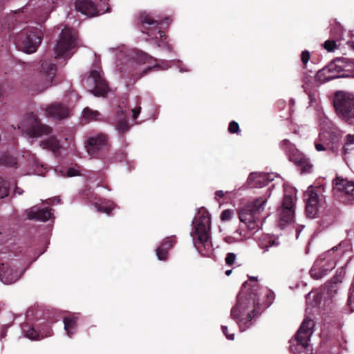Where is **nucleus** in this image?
<instances>
[{
    "mask_svg": "<svg viewBox=\"0 0 354 354\" xmlns=\"http://www.w3.org/2000/svg\"><path fill=\"white\" fill-rule=\"evenodd\" d=\"M257 278L250 277L245 281L237 296V303L231 310V317L235 319L241 332H244L254 323L265 309L274 301V293L260 287Z\"/></svg>",
    "mask_w": 354,
    "mask_h": 354,
    "instance_id": "f257e3e1",
    "label": "nucleus"
},
{
    "mask_svg": "<svg viewBox=\"0 0 354 354\" xmlns=\"http://www.w3.org/2000/svg\"><path fill=\"white\" fill-rule=\"evenodd\" d=\"M210 223L209 212L202 207L198 209L192 221V230L190 232L194 247L205 257H209L212 250L210 241Z\"/></svg>",
    "mask_w": 354,
    "mask_h": 354,
    "instance_id": "f03ea898",
    "label": "nucleus"
},
{
    "mask_svg": "<svg viewBox=\"0 0 354 354\" xmlns=\"http://www.w3.org/2000/svg\"><path fill=\"white\" fill-rule=\"evenodd\" d=\"M270 195L271 190L268 188L265 195L248 202L239 212L240 221L254 233L257 232L263 225L261 214L264 210L266 203Z\"/></svg>",
    "mask_w": 354,
    "mask_h": 354,
    "instance_id": "7ed1b4c3",
    "label": "nucleus"
},
{
    "mask_svg": "<svg viewBox=\"0 0 354 354\" xmlns=\"http://www.w3.org/2000/svg\"><path fill=\"white\" fill-rule=\"evenodd\" d=\"M56 71L55 64L44 61L34 73L27 74L23 78L22 84L33 91L41 92L51 86Z\"/></svg>",
    "mask_w": 354,
    "mask_h": 354,
    "instance_id": "20e7f679",
    "label": "nucleus"
},
{
    "mask_svg": "<svg viewBox=\"0 0 354 354\" xmlns=\"http://www.w3.org/2000/svg\"><path fill=\"white\" fill-rule=\"evenodd\" d=\"M315 324L313 319L306 317L297 333L290 340V349L293 354H313V348L310 339L313 333Z\"/></svg>",
    "mask_w": 354,
    "mask_h": 354,
    "instance_id": "39448f33",
    "label": "nucleus"
},
{
    "mask_svg": "<svg viewBox=\"0 0 354 354\" xmlns=\"http://www.w3.org/2000/svg\"><path fill=\"white\" fill-rule=\"evenodd\" d=\"M77 40L78 35L75 30L67 27L62 29L54 48L55 58H70L73 54L72 50L77 46Z\"/></svg>",
    "mask_w": 354,
    "mask_h": 354,
    "instance_id": "423d86ee",
    "label": "nucleus"
},
{
    "mask_svg": "<svg viewBox=\"0 0 354 354\" xmlns=\"http://www.w3.org/2000/svg\"><path fill=\"white\" fill-rule=\"evenodd\" d=\"M337 250V246L333 247L319 256L310 270L312 278L314 279H322L335 267L337 255L335 254V251Z\"/></svg>",
    "mask_w": 354,
    "mask_h": 354,
    "instance_id": "0eeeda50",
    "label": "nucleus"
},
{
    "mask_svg": "<svg viewBox=\"0 0 354 354\" xmlns=\"http://www.w3.org/2000/svg\"><path fill=\"white\" fill-rule=\"evenodd\" d=\"M280 146L288 154L289 160L297 165L301 174H309L312 171L313 164L310 159L296 149L289 140H282Z\"/></svg>",
    "mask_w": 354,
    "mask_h": 354,
    "instance_id": "6e6552de",
    "label": "nucleus"
},
{
    "mask_svg": "<svg viewBox=\"0 0 354 354\" xmlns=\"http://www.w3.org/2000/svg\"><path fill=\"white\" fill-rule=\"evenodd\" d=\"M334 106L339 117L351 123L354 120V97L343 92H337L334 99Z\"/></svg>",
    "mask_w": 354,
    "mask_h": 354,
    "instance_id": "1a4fd4ad",
    "label": "nucleus"
},
{
    "mask_svg": "<svg viewBox=\"0 0 354 354\" xmlns=\"http://www.w3.org/2000/svg\"><path fill=\"white\" fill-rule=\"evenodd\" d=\"M17 39L24 52L32 53L37 50L41 42V32L35 28L24 29L18 35Z\"/></svg>",
    "mask_w": 354,
    "mask_h": 354,
    "instance_id": "9d476101",
    "label": "nucleus"
},
{
    "mask_svg": "<svg viewBox=\"0 0 354 354\" xmlns=\"http://www.w3.org/2000/svg\"><path fill=\"white\" fill-rule=\"evenodd\" d=\"M295 195V190L292 189L290 193L285 190L282 204L277 209L279 224L282 227L291 223L294 218L296 201Z\"/></svg>",
    "mask_w": 354,
    "mask_h": 354,
    "instance_id": "9b49d317",
    "label": "nucleus"
},
{
    "mask_svg": "<svg viewBox=\"0 0 354 354\" xmlns=\"http://www.w3.org/2000/svg\"><path fill=\"white\" fill-rule=\"evenodd\" d=\"M86 147L91 156L103 158L109 151L107 136L100 133L90 137L86 141Z\"/></svg>",
    "mask_w": 354,
    "mask_h": 354,
    "instance_id": "f8f14e48",
    "label": "nucleus"
},
{
    "mask_svg": "<svg viewBox=\"0 0 354 354\" xmlns=\"http://www.w3.org/2000/svg\"><path fill=\"white\" fill-rule=\"evenodd\" d=\"M139 21L142 24V32L147 33L149 37L162 39L165 36L163 30L158 29L160 25L163 24L162 20L154 19L150 15L143 12L139 17Z\"/></svg>",
    "mask_w": 354,
    "mask_h": 354,
    "instance_id": "ddd939ff",
    "label": "nucleus"
},
{
    "mask_svg": "<svg viewBox=\"0 0 354 354\" xmlns=\"http://www.w3.org/2000/svg\"><path fill=\"white\" fill-rule=\"evenodd\" d=\"M330 70H335L337 78L354 77V60L337 58L329 64Z\"/></svg>",
    "mask_w": 354,
    "mask_h": 354,
    "instance_id": "4468645a",
    "label": "nucleus"
},
{
    "mask_svg": "<svg viewBox=\"0 0 354 354\" xmlns=\"http://www.w3.org/2000/svg\"><path fill=\"white\" fill-rule=\"evenodd\" d=\"M87 81L94 84V87L91 90V93L95 96L104 97L109 91V84L99 71H91Z\"/></svg>",
    "mask_w": 354,
    "mask_h": 354,
    "instance_id": "2eb2a0df",
    "label": "nucleus"
},
{
    "mask_svg": "<svg viewBox=\"0 0 354 354\" xmlns=\"http://www.w3.org/2000/svg\"><path fill=\"white\" fill-rule=\"evenodd\" d=\"M333 183V190L340 196L345 197L346 202L354 200V181L337 177Z\"/></svg>",
    "mask_w": 354,
    "mask_h": 354,
    "instance_id": "dca6fc26",
    "label": "nucleus"
},
{
    "mask_svg": "<svg viewBox=\"0 0 354 354\" xmlns=\"http://www.w3.org/2000/svg\"><path fill=\"white\" fill-rule=\"evenodd\" d=\"M278 177L274 173L252 172L249 175L247 183L250 188H261Z\"/></svg>",
    "mask_w": 354,
    "mask_h": 354,
    "instance_id": "f3484780",
    "label": "nucleus"
},
{
    "mask_svg": "<svg viewBox=\"0 0 354 354\" xmlns=\"http://www.w3.org/2000/svg\"><path fill=\"white\" fill-rule=\"evenodd\" d=\"M22 272L15 266L8 263L0 265V279L5 284L16 282L21 276Z\"/></svg>",
    "mask_w": 354,
    "mask_h": 354,
    "instance_id": "a211bd4d",
    "label": "nucleus"
},
{
    "mask_svg": "<svg viewBox=\"0 0 354 354\" xmlns=\"http://www.w3.org/2000/svg\"><path fill=\"white\" fill-rule=\"evenodd\" d=\"M30 120L32 122L30 127L28 129V133L30 137H40L52 133V128L43 124L33 113L31 114Z\"/></svg>",
    "mask_w": 354,
    "mask_h": 354,
    "instance_id": "6ab92c4d",
    "label": "nucleus"
},
{
    "mask_svg": "<svg viewBox=\"0 0 354 354\" xmlns=\"http://www.w3.org/2000/svg\"><path fill=\"white\" fill-rule=\"evenodd\" d=\"M46 113L48 117L62 120L69 115V109L63 104L55 102L46 107Z\"/></svg>",
    "mask_w": 354,
    "mask_h": 354,
    "instance_id": "aec40b11",
    "label": "nucleus"
},
{
    "mask_svg": "<svg viewBox=\"0 0 354 354\" xmlns=\"http://www.w3.org/2000/svg\"><path fill=\"white\" fill-rule=\"evenodd\" d=\"M75 6L78 12L87 16L93 17L98 13L96 5L91 0H76Z\"/></svg>",
    "mask_w": 354,
    "mask_h": 354,
    "instance_id": "412c9836",
    "label": "nucleus"
},
{
    "mask_svg": "<svg viewBox=\"0 0 354 354\" xmlns=\"http://www.w3.org/2000/svg\"><path fill=\"white\" fill-rule=\"evenodd\" d=\"M51 210V209L48 207L36 209L35 207H33L26 211L27 218L43 222L47 221L52 216L53 213Z\"/></svg>",
    "mask_w": 354,
    "mask_h": 354,
    "instance_id": "4be33fe9",
    "label": "nucleus"
},
{
    "mask_svg": "<svg viewBox=\"0 0 354 354\" xmlns=\"http://www.w3.org/2000/svg\"><path fill=\"white\" fill-rule=\"evenodd\" d=\"M176 243V237L170 236L165 238L161 245L156 249V255L159 260L164 261L167 259L168 251Z\"/></svg>",
    "mask_w": 354,
    "mask_h": 354,
    "instance_id": "5701e85b",
    "label": "nucleus"
},
{
    "mask_svg": "<svg viewBox=\"0 0 354 354\" xmlns=\"http://www.w3.org/2000/svg\"><path fill=\"white\" fill-rule=\"evenodd\" d=\"M335 70H330L329 65L321 70H319L316 74L315 78L320 83H325L330 80L337 79V74H333Z\"/></svg>",
    "mask_w": 354,
    "mask_h": 354,
    "instance_id": "b1692460",
    "label": "nucleus"
},
{
    "mask_svg": "<svg viewBox=\"0 0 354 354\" xmlns=\"http://www.w3.org/2000/svg\"><path fill=\"white\" fill-rule=\"evenodd\" d=\"M39 145L43 149H48L53 153L58 152L61 148V144L55 136H50L41 141Z\"/></svg>",
    "mask_w": 354,
    "mask_h": 354,
    "instance_id": "393cba45",
    "label": "nucleus"
},
{
    "mask_svg": "<svg viewBox=\"0 0 354 354\" xmlns=\"http://www.w3.org/2000/svg\"><path fill=\"white\" fill-rule=\"evenodd\" d=\"M77 318L74 316H68L64 318V330L68 337H71L77 328Z\"/></svg>",
    "mask_w": 354,
    "mask_h": 354,
    "instance_id": "a878e982",
    "label": "nucleus"
},
{
    "mask_svg": "<svg viewBox=\"0 0 354 354\" xmlns=\"http://www.w3.org/2000/svg\"><path fill=\"white\" fill-rule=\"evenodd\" d=\"M342 272H340L339 274H337L333 277L330 281H328L324 284V291H326L328 293H330L332 292H337V284L339 282L342 281Z\"/></svg>",
    "mask_w": 354,
    "mask_h": 354,
    "instance_id": "bb28decb",
    "label": "nucleus"
},
{
    "mask_svg": "<svg viewBox=\"0 0 354 354\" xmlns=\"http://www.w3.org/2000/svg\"><path fill=\"white\" fill-rule=\"evenodd\" d=\"M304 91L307 93L309 99V105L312 106L314 103H316L317 100L319 97V92L317 88L310 89L308 84H304L302 86Z\"/></svg>",
    "mask_w": 354,
    "mask_h": 354,
    "instance_id": "cd10ccee",
    "label": "nucleus"
},
{
    "mask_svg": "<svg viewBox=\"0 0 354 354\" xmlns=\"http://www.w3.org/2000/svg\"><path fill=\"white\" fill-rule=\"evenodd\" d=\"M306 299L308 306L316 307L320 304L322 296L319 293L310 292L306 295Z\"/></svg>",
    "mask_w": 354,
    "mask_h": 354,
    "instance_id": "c85d7f7f",
    "label": "nucleus"
},
{
    "mask_svg": "<svg viewBox=\"0 0 354 354\" xmlns=\"http://www.w3.org/2000/svg\"><path fill=\"white\" fill-rule=\"evenodd\" d=\"M17 164L16 158L8 154H3L0 157V165L15 167Z\"/></svg>",
    "mask_w": 354,
    "mask_h": 354,
    "instance_id": "c756f323",
    "label": "nucleus"
},
{
    "mask_svg": "<svg viewBox=\"0 0 354 354\" xmlns=\"http://www.w3.org/2000/svg\"><path fill=\"white\" fill-rule=\"evenodd\" d=\"M304 196L307 204L318 206L319 197L316 192L313 190H310L305 193Z\"/></svg>",
    "mask_w": 354,
    "mask_h": 354,
    "instance_id": "7c9ffc66",
    "label": "nucleus"
},
{
    "mask_svg": "<svg viewBox=\"0 0 354 354\" xmlns=\"http://www.w3.org/2000/svg\"><path fill=\"white\" fill-rule=\"evenodd\" d=\"M263 241H265V243L263 241H261L259 243V246L261 248H264L265 250H268L269 248L272 246H277L279 244L277 239H274L268 235H266L264 236Z\"/></svg>",
    "mask_w": 354,
    "mask_h": 354,
    "instance_id": "2f4dec72",
    "label": "nucleus"
},
{
    "mask_svg": "<svg viewBox=\"0 0 354 354\" xmlns=\"http://www.w3.org/2000/svg\"><path fill=\"white\" fill-rule=\"evenodd\" d=\"M128 109L129 108L127 106V99H124L118 106L115 111V114L118 120L122 118H126V113Z\"/></svg>",
    "mask_w": 354,
    "mask_h": 354,
    "instance_id": "473e14b6",
    "label": "nucleus"
},
{
    "mask_svg": "<svg viewBox=\"0 0 354 354\" xmlns=\"http://www.w3.org/2000/svg\"><path fill=\"white\" fill-rule=\"evenodd\" d=\"M135 59L138 62L145 64L150 63L153 57L142 51L136 50L135 51Z\"/></svg>",
    "mask_w": 354,
    "mask_h": 354,
    "instance_id": "72a5a7b5",
    "label": "nucleus"
},
{
    "mask_svg": "<svg viewBox=\"0 0 354 354\" xmlns=\"http://www.w3.org/2000/svg\"><path fill=\"white\" fill-rule=\"evenodd\" d=\"M100 115V114L97 111H93L88 107H86L83 110V117L85 119L97 120V118Z\"/></svg>",
    "mask_w": 354,
    "mask_h": 354,
    "instance_id": "f704fd0d",
    "label": "nucleus"
},
{
    "mask_svg": "<svg viewBox=\"0 0 354 354\" xmlns=\"http://www.w3.org/2000/svg\"><path fill=\"white\" fill-rule=\"evenodd\" d=\"M315 147L317 151H324L330 150L333 153L335 152V147L332 145H327V143H322L319 140H315Z\"/></svg>",
    "mask_w": 354,
    "mask_h": 354,
    "instance_id": "c9c22d12",
    "label": "nucleus"
},
{
    "mask_svg": "<svg viewBox=\"0 0 354 354\" xmlns=\"http://www.w3.org/2000/svg\"><path fill=\"white\" fill-rule=\"evenodd\" d=\"M116 128L119 131L124 133L129 129V124L127 118H122L117 120Z\"/></svg>",
    "mask_w": 354,
    "mask_h": 354,
    "instance_id": "e433bc0d",
    "label": "nucleus"
},
{
    "mask_svg": "<svg viewBox=\"0 0 354 354\" xmlns=\"http://www.w3.org/2000/svg\"><path fill=\"white\" fill-rule=\"evenodd\" d=\"M243 238L241 235V233L236 230L234 232L233 236H227L225 237V241L227 243H233L238 241H243Z\"/></svg>",
    "mask_w": 354,
    "mask_h": 354,
    "instance_id": "4c0bfd02",
    "label": "nucleus"
},
{
    "mask_svg": "<svg viewBox=\"0 0 354 354\" xmlns=\"http://www.w3.org/2000/svg\"><path fill=\"white\" fill-rule=\"evenodd\" d=\"M306 212L308 217L310 218H314L317 214L318 206H314L306 203Z\"/></svg>",
    "mask_w": 354,
    "mask_h": 354,
    "instance_id": "58836bf2",
    "label": "nucleus"
},
{
    "mask_svg": "<svg viewBox=\"0 0 354 354\" xmlns=\"http://www.w3.org/2000/svg\"><path fill=\"white\" fill-rule=\"evenodd\" d=\"M9 194V187L8 183L0 178V199L8 196Z\"/></svg>",
    "mask_w": 354,
    "mask_h": 354,
    "instance_id": "ea45409f",
    "label": "nucleus"
},
{
    "mask_svg": "<svg viewBox=\"0 0 354 354\" xmlns=\"http://www.w3.org/2000/svg\"><path fill=\"white\" fill-rule=\"evenodd\" d=\"M322 46L328 52H333L337 48L336 41L333 39H328L325 41Z\"/></svg>",
    "mask_w": 354,
    "mask_h": 354,
    "instance_id": "a19ab883",
    "label": "nucleus"
},
{
    "mask_svg": "<svg viewBox=\"0 0 354 354\" xmlns=\"http://www.w3.org/2000/svg\"><path fill=\"white\" fill-rule=\"evenodd\" d=\"M330 133L328 131H322L319 133L318 138L315 140H319L322 143H327L331 145L330 141Z\"/></svg>",
    "mask_w": 354,
    "mask_h": 354,
    "instance_id": "79ce46f5",
    "label": "nucleus"
},
{
    "mask_svg": "<svg viewBox=\"0 0 354 354\" xmlns=\"http://www.w3.org/2000/svg\"><path fill=\"white\" fill-rule=\"evenodd\" d=\"M26 336L30 339H39V333L34 328H29L27 330L25 331Z\"/></svg>",
    "mask_w": 354,
    "mask_h": 354,
    "instance_id": "37998d69",
    "label": "nucleus"
},
{
    "mask_svg": "<svg viewBox=\"0 0 354 354\" xmlns=\"http://www.w3.org/2000/svg\"><path fill=\"white\" fill-rule=\"evenodd\" d=\"M228 131L231 133H238L239 132H240L239 124L235 121H231L229 124Z\"/></svg>",
    "mask_w": 354,
    "mask_h": 354,
    "instance_id": "c03bdc74",
    "label": "nucleus"
},
{
    "mask_svg": "<svg viewBox=\"0 0 354 354\" xmlns=\"http://www.w3.org/2000/svg\"><path fill=\"white\" fill-rule=\"evenodd\" d=\"M236 255L234 253L229 252L225 259V263L227 266H232L235 263Z\"/></svg>",
    "mask_w": 354,
    "mask_h": 354,
    "instance_id": "a18cd8bd",
    "label": "nucleus"
},
{
    "mask_svg": "<svg viewBox=\"0 0 354 354\" xmlns=\"http://www.w3.org/2000/svg\"><path fill=\"white\" fill-rule=\"evenodd\" d=\"M233 209H227L223 211V221H229L234 216Z\"/></svg>",
    "mask_w": 354,
    "mask_h": 354,
    "instance_id": "49530a36",
    "label": "nucleus"
},
{
    "mask_svg": "<svg viewBox=\"0 0 354 354\" xmlns=\"http://www.w3.org/2000/svg\"><path fill=\"white\" fill-rule=\"evenodd\" d=\"M113 210V207L111 205H98L97 211L99 212L105 213L106 214H111Z\"/></svg>",
    "mask_w": 354,
    "mask_h": 354,
    "instance_id": "de8ad7c7",
    "label": "nucleus"
},
{
    "mask_svg": "<svg viewBox=\"0 0 354 354\" xmlns=\"http://www.w3.org/2000/svg\"><path fill=\"white\" fill-rule=\"evenodd\" d=\"M353 143H354V136L347 135L346 137V143L344 146V149L345 153H347V150H348L347 146L352 145Z\"/></svg>",
    "mask_w": 354,
    "mask_h": 354,
    "instance_id": "09e8293b",
    "label": "nucleus"
},
{
    "mask_svg": "<svg viewBox=\"0 0 354 354\" xmlns=\"http://www.w3.org/2000/svg\"><path fill=\"white\" fill-rule=\"evenodd\" d=\"M301 59L304 64H306L310 59V52L307 50H303L301 55Z\"/></svg>",
    "mask_w": 354,
    "mask_h": 354,
    "instance_id": "8fccbe9b",
    "label": "nucleus"
},
{
    "mask_svg": "<svg viewBox=\"0 0 354 354\" xmlns=\"http://www.w3.org/2000/svg\"><path fill=\"white\" fill-rule=\"evenodd\" d=\"M81 174L79 170H77V169H75V168H69L68 170H67V174L66 176L68 177H73V176H80Z\"/></svg>",
    "mask_w": 354,
    "mask_h": 354,
    "instance_id": "3c124183",
    "label": "nucleus"
},
{
    "mask_svg": "<svg viewBox=\"0 0 354 354\" xmlns=\"http://www.w3.org/2000/svg\"><path fill=\"white\" fill-rule=\"evenodd\" d=\"M223 334H224L229 340H233L234 339V333H230L227 326H223Z\"/></svg>",
    "mask_w": 354,
    "mask_h": 354,
    "instance_id": "603ef678",
    "label": "nucleus"
},
{
    "mask_svg": "<svg viewBox=\"0 0 354 354\" xmlns=\"http://www.w3.org/2000/svg\"><path fill=\"white\" fill-rule=\"evenodd\" d=\"M140 111H141L140 106L132 109V113H133L132 118L133 120L137 119L138 116L139 115V114L140 113Z\"/></svg>",
    "mask_w": 354,
    "mask_h": 354,
    "instance_id": "864d4df0",
    "label": "nucleus"
},
{
    "mask_svg": "<svg viewBox=\"0 0 354 354\" xmlns=\"http://www.w3.org/2000/svg\"><path fill=\"white\" fill-rule=\"evenodd\" d=\"M159 67L158 65H154L153 66H149L147 67L145 70H143L142 73L140 74V77H142L143 75H145V74H147V73L153 68H158Z\"/></svg>",
    "mask_w": 354,
    "mask_h": 354,
    "instance_id": "5fc2aeb1",
    "label": "nucleus"
},
{
    "mask_svg": "<svg viewBox=\"0 0 354 354\" xmlns=\"http://www.w3.org/2000/svg\"><path fill=\"white\" fill-rule=\"evenodd\" d=\"M24 192L23 189L18 187H16L15 189V194H18L19 195H21Z\"/></svg>",
    "mask_w": 354,
    "mask_h": 354,
    "instance_id": "6e6d98bb",
    "label": "nucleus"
},
{
    "mask_svg": "<svg viewBox=\"0 0 354 354\" xmlns=\"http://www.w3.org/2000/svg\"><path fill=\"white\" fill-rule=\"evenodd\" d=\"M348 46L354 50V41H347Z\"/></svg>",
    "mask_w": 354,
    "mask_h": 354,
    "instance_id": "4d7b16f0",
    "label": "nucleus"
},
{
    "mask_svg": "<svg viewBox=\"0 0 354 354\" xmlns=\"http://www.w3.org/2000/svg\"><path fill=\"white\" fill-rule=\"evenodd\" d=\"M221 198V190H218L216 192V199L219 200Z\"/></svg>",
    "mask_w": 354,
    "mask_h": 354,
    "instance_id": "13d9d810",
    "label": "nucleus"
},
{
    "mask_svg": "<svg viewBox=\"0 0 354 354\" xmlns=\"http://www.w3.org/2000/svg\"><path fill=\"white\" fill-rule=\"evenodd\" d=\"M277 103H278L279 107H280L281 109L283 108V106H285V102L284 101L280 100Z\"/></svg>",
    "mask_w": 354,
    "mask_h": 354,
    "instance_id": "bf43d9fd",
    "label": "nucleus"
},
{
    "mask_svg": "<svg viewBox=\"0 0 354 354\" xmlns=\"http://www.w3.org/2000/svg\"><path fill=\"white\" fill-rule=\"evenodd\" d=\"M232 269H230V270H226L225 271V274L227 275V276H230L232 273Z\"/></svg>",
    "mask_w": 354,
    "mask_h": 354,
    "instance_id": "052dcab7",
    "label": "nucleus"
},
{
    "mask_svg": "<svg viewBox=\"0 0 354 354\" xmlns=\"http://www.w3.org/2000/svg\"><path fill=\"white\" fill-rule=\"evenodd\" d=\"M290 104L293 105L295 104V100L294 99H290Z\"/></svg>",
    "mask_w": 354,
    "mask_h": 354,
    "instance_id": "680f3d73",
    "label": "nucleus"
},
{
    "mask_svg": "<svg viewBox=\"0 0 354 354\" xmlns=\"http://www.w3.org/2000/svg\"><path fill=\"white\" fill-rule=\"evenodd\" d=\"M300 232H301V230H299V231L297 232V234H296V238L297 239L299 237Z\"/></svg>",
    "mask_w": 354,
    "mask_h": 354,
    "instance_id": "e2e57ef3",
    "label": "nucleus"
},
{
    "mask_svg": "<svg viewBox=\"0 0 354 354\" xmlns=\"http://www.w3.org/2000/svg\"><path fill=\"white\" fill-rule=\"evenodd\" d=\"M165 21H169L170 19H169V17H166V18L165 19Z\"/></svg>",
    "mask_w": 354,
    "mask_h": 354,
    "instance_id": "0e129e2a",
    "label": "nucleus"
},
{
    "mask_svg": "<svg viewBox=\"0 0 354 354\" xmlns=\"http://www.w3.org/2000/svg\"><path fill=\"white\" fill-rule=\"evenodd\" d=\"M219 207L221 206V203L218 201Z\"/></svg>",
    "mask_w": 354,
    "mask_h": 354,
    "instance_id": "69168bd1",
    "label": "nucleus"
}]
</instances>
